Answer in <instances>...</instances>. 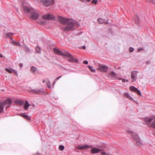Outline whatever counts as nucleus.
Masks as SVG:
<instances>
[{"instance_id":"obj_37","label":"nucleus","mask_w":155,"mask_h":155,"mask_svg":"<svg viewBox=\"0 0 155 155\" xmlns=\"http://www.w3.org/2000/svg\"><path fill=\"white\" fill-rule=\"evenodd\" d=\"M97 2V0H93L91 2L92 3H94L95 4H96Z\"/></svg>"},{"instance_id":"obj_25","label":"nucleus","mask_w":155,"mask_h":155,"mask_svg":"<svg viewBox=\"0 0 155 155\" xmlns=\"http://www.w3.org/2000/svg\"><path fill=\"white\" fill-rule=\"evenodd\" d=\"M35 50L36 53H40L41 52V50L40 48L37 46L35 48Z\"/></svg>"},{"instance_id":"obj_45","label":"nucleus","mask_w":155,"mask_h":155,"mask_svg":"<svg viewBox=\"0 0 155 155\" xmlns=\"http://www.w3.org/2000/svg\"><path fill=\"white\" fill-rule=\"evenodd\" d=\"M82 48L83 49H86V47L85 46H83L82 47Z\"/></svg>"},{"instance_id":"obj_29","label":"nucleus","mask_w":155,"mask_h":155,"mask_svg":"<svg viewBox=\"0 0 155 155\" xmlns=\"http://www.w3.org/2000/svg\"><path fill=\"white\" fill-rule=\"evenodd\" d=\"M5 70L7 71L9 73H11L13 71V69L11 68L9 69L7 68H6Z\"/></svg>"},{"instance_id":"obj_52","label":"nucleus","mask_w":155,"mask_h":155,"mask_svg":"<svg viewBox=\"0 0 155 155\" xmlns=\"http://www.w3.org/2000/svg\"><path fill=\"white\" fill-rule=\"evenodd\" d=\"M87 1V2H89L90 1H91V0H86Z\"/></svg>"},{"instance_id":"obj_8","label":"nucleus","mask_w":155,"mask_h":155,"mask_svg":"<svg viewBox=\"0 0 155 155\" xmlns=\"http://www.w3.org/2000/svg\"><path fill=\"white\" fill-rule=\"evenodd\" d=\"M31 13V18L33 19H37L39 17V14L37 12L34 11L33 9Z\"/></svg>"},{"instance_id":"obj_47","label":"nucleus","mask_w":155,"mask_h":155,"mask_svg":"<svg viewBox=\"0 0 155 155\" xmlns=\"http://www.w3.org/2000/svg\"><path fill=\"white\" fill-rule=\"evenodd\" d=\"M19 66L20 68H22L23 67V64L22 63H20L19 64Z\"/></svg>"},{"instance_id":"obj_17","label":"nucleus","mask_w":155,"mask_h":155,"mask_svg":"<svg viewBox=\"0 0 155 155\" xmlns=\"http://www.w3.org/2000/svg\"><path fill=\"white\" fill-rule=\"evenodd\" d=\"M92 146L90 145H84L82 146H79V148L80 149H84L91 148Z\"/></svg>"},{"instance_id":"obj_9","label":"nucleus","mask_w":155,"mask_h":155,"mask_svg":"<svg viewBox=\"0 0 155 155\" xmlns=\"http://www.w3.org/2000/svg\"><path fill=\"white\" fill-rule=\"evenodd\" d=\"M42 18L45 20H54L55 17L51 14L44 15L42 16Z\"/></svg>"},{"instance_id":"obj_40","label":"nucleus","mask_w":155,"mask_h":155,"mask_svg":"<svg viewBox=\"0 0 155 155\" xmlns=\"http://www.w3.org/2000/svg\"><path fill=\"white\" fill-rule=\"evenodd\" d=\"M122 81L123 82H125L126 81L128 82V80H126L125 79L123 78V79H122Z\"/></svg>"},{"instance_id":"obj_26","label":"nucleus","mask_w":155,"mask_h":155,"mask_svg":"<svg viewBox=\"0 0 155 155\" xmlns=\"http://www.w3.org/2000/svg\"><path fill=\"white\" fill-rule=\"evenodd\" d=\"M137 89V88L134 86H131L130 87V91H134L135 92L136 91V90Z\"/></svg>"},{"instance_id":"obj_5","label":"nucleus","mask_w":155,"mask_h":155,"mask_svg":"<svg viewBox=\"0 0 155 155\" xmlns=\"http://www.w3.org/2000/svg\"><path fill=\"white\" fill-rule=\"evenodd\" d=\"M22 8L24 12L26 13H31L33 9L32 8L25 5H23Z\"/></svg>"},{"instance_id":"obj_46","label":"nucleus","mask_w":155,"mask_h":155,"mask_svg":"<svg viewBox=\"0 0 155 155\" xmlns=\"http://www.w3.org/2000/svg\"><path fill=\"white\" fill-rule=\"evenodd\" d=\"M13 71L14 72V73H15V74H17V71H15V70H14L13 69Z\"/></svg>"},{"instance_id":"obj_7","label":"nucleus","mask_w":155,"mask_h":155,"mask_svg":"<svg viewBox=\"0 0 155 155\" xmlns=\"http://www.w3.org/2000/svg\"><path fill=\"white\" fill-rule=\"evenodd\" d=\"M137 73L138 72L136 71H134L131 72V78L132 82H134L136 81L137 78Z\"/></svg>"},{"instance_id":"obj_20","label":"nucleus","mask_w":155,"mask_h":155,"mask_svg":"<svg viewBox=\"0 0 155 155\" xmlns=\"http://www.w3.org/2000/svg\"><path fill=\"white\" fill-rule=\"evenodd\" d=\"M124 96L128 99L131 100H133V98L130 96V94L128 93H125L124 94Z\"/></svg>"},{"instance_id":"obj_16","label":"nucleus","mask_w":155,"mask_h":155,"mask_svg":"<svg viewBox=\"0 0 155 155\" xmlns=\"http://www.w3.org/2000/svg\"><path fill=\"white\" fill-rule=\"evenodd\" d=\"M22 47L25 51L28 53L31 52V49L26 44H25Z\"/></svg>"},{"instance_id":"obj_38","label":"nucleus","mask_w":155,"mask_h":155,"mask_svg":"<svg viewBox=\"0 0 155 155\" xmlns=\"http://www.w3.org/2000/svg\"><path fill=\"white\" fill-rule=\"evenodd\" d=\"M61 76H59L56 79H55V80H54V81H56H56H57V80H58L59 78H60L61 77Z\"/></svg>"},{"instance_id":"obj_54","label":"nucleus","mask_w":155,"mask_h":155,"mask_svg":"<svg viewBox=\"0 0 155 155\" xmlns=\"http://www.w3.org/2000/svg\"><path fill=\"white\" fill-rule=\"evenodd\" d=\"M136 17L138 19V20H139V18H138V16H137Z\"/></svg>"},{"instance_id":"obj_32","label":"nucleus","mask_w":155,"mask_h":155,"mask_svg":"<svg viewBox=\"0 0 155 155\" xmlns=\"http://www.w3.org/2000/svg\"><path fill=\"white\" fill-rule=\"evenodd\" d=\"M14 35V33L12 32H8L6 33V35L8 37Z\"/></svg>"},{"instance_id":"obj_34","label":"nucleus","mask_w":155,"mask_h":155,"mask_svg":"<svg viewBox=\"0 0 155 155\" xmlns=\"http://www.w3.org/2000/svg\"><path fill=\"white\" fill-rule=\"evenodd\" d=\"M151 126L153 128H154V129H155V120L152 123Z\"/></svg>"},{"instance_id":"obj_21","label":"nucleus","mask_w":155,"mask_h":155,"mask_svg":"<svg viewBox=\"0 0 155 155\" xmlns=\"http://www.w3.org/2000/svg\"><path fill=\"white\" fill-rule=\"evenodd\" d=\"M21 116L25 118L28 120H30L31 119L30 117L27 115H26L25 113H21Z\"/></svg>"},{"instance_id":"obj_36","label":"nucleus","mask_w":155,"mask_h":155,"mask_svg":"<svg viewBox=\"0 0 155 155\" xmlns=\"http://www.w3.org/2000/svg\"><path fill=\"white\" fill-rule=\"evenodd\" d=\"M134 50V49L133 48L130 47L129 48V51L130 52L133 51Z\"/></svg>"},{"instance_id":"obj_33","label":"nucleus","mask_w":155,"mask_h":155,"mask_svg":"<svg viewBox=\"0 0 155 155\" xmlns=\"http://www.w3.org/2000/svg\"><path fill=\"white\" fill-rule=\"evenodd\" d=\"M64 148V146L62 145H60L59 147V149L60 150H63Z\"/></svg>"},{"instance_id":"obj_14","label":"nucleus","mask_w":155,"mask_h":155,"mask_svg":"<svg viewBox=\"0 0 155 155\" xmlns=\"http://www.w3.org/2000/svg\"><path fill=\"white\" fill-rule=\"evenodd\" d=\"M12 100L10 99H7L5 100L3 102H2L3 104V106L4 107L5 105L9 104H12Z\"/></svg>"},{"instance_id":"obj_55","label":"nucleus","mask_w":155,"mask_h":155,"mask_svg":"<svg viewBox=\"0 0 155 155\" xmlns=\"http://www.w3.org/2000/svg\"><path fill=\"white\" fill-rule=\"evenodd\" d=\"M118 79H119L120 80H121V78H118Z\"/></svg>"},{"instance_id":"obj_10","label":"nucleus","mask_w":155,"mask_h":155,"mask_svg":"<svg viewBox=\"0 0 155 155\" xmlns=\"http://www.w3.org/2000/svg\"><path fill=\"white\" fill-rule=\"evenodd\" d=\"M31 92L33 93H36L37 94H40L41 93H43L44 91L43 89H31Z\"/></svg>"},{"instance_id":"obj_31","label":"nucleus","mask_w":155,"mask_h":155,"mask_svg":"<svg viewBox=\"0 0 155 155\" xmlns=\"http://www.w3.org/2000/svg\"><path fill=\"white\" fill-rule=\"evenodd\" d=\"M47 87L48 88L50 89L51 88V84L50 81H48L47 83Z\"/></svg>"},{"instance_id":"obj_19","label":"nucleus","mask_w":155,"mask_h":155,"mask_svg":"<svg viewBox=\"0 0 155 155\" xmlns=\"http://www.w3.org/2000/svg\"><path fill=\"white\" fill-rule=\"evenodd\" d=\"M97 21H98V22L100 24H102V23H107V22H105V20L103 18H98L97 19Z\"/></svg>"},{"instance_id":"obj_2","label":"nucleus","mask_w":155,"mask_h":155,"mask_svg":"<svg viewBox=\"0 0 155 155\" xmlns=\"http://www.w3.org/2000/svg\"><path fill=\"white\" fill-rule=\"evenodd\" d=\"M127 132L128 133L132 134L131 135V137L132 139L135 140L137 144L138 145L140 146L142 145L140 139L138 135L136 133H133L132 131L130 130H128Z\"/></svg>"},{"instance_id":"obj_48","label":"nucleus","mask_w":155,"mask_h":155,"mask_svg":"<svg viewBox=\"0 0 155 155\" xmlns=\"http://www.w3.org/2000/svg\"><path fill=\"white\" fill-rule=\"evenodd\" d=\"M3 55H2V54H0V57L1 58H2L3 57Z\"/></svg>"},{"instance_id":"obj_43","label":"nucleus","mask_w":155,"mask_h":155,"mask_svg":"<svg viewBox=\"0 0 155 155\" xmlns=\"http://www.w3.org/2000/svg\"><path fill=\"white\" fill-rule=\"evenodd\" d=\"M11 39L12 40V41L13 42V44L15 45L16 43V41H15L12 38H11Z\"/></svg>"},{"instance_id":"obj_44","label":"nucleus","mask_w":155,"mask_h":155,"mask_svg":"<svg viewBox=\"0 0 155 155\" xmlns=\"http://www.w3.org/2000/svg\"><path fill=\"white\" fill-rule=\"evenodd\" d=\"M56 83V81H54V82L52 84V86L53 87H54V86Z\"/></svg>"},{"instance_id":"obj_24","label":"nucleus","mask_w":155,"mask_h":155,"mask_svg":"<svg viewBox=\"0 0 155 155\" xmlns=\"http://www.w3.org/2000/svg\"><path fill=\"white\" fill-rule=\"evenodd\" d=\"M15 103L16 104L22 105L24 104V102L23 101L21 100H18L15 101Z\"/></svg>"},{"instance_id":"obj_30","label":"nucleus","mask_w":155,"mask_h":155,"mask_svg":"<svg viewBox=\"0 0 155 155\" xmlns=\"http://www.w3.org/2000/svg\"><path fill=\"white\" fill-rule=\"evenodd\" d=\"M135 92H136L137 94L139 95L140 96H142L140 91L137 88L136 89Z\"/></svg>"},{"instance_id":"obj_27","label":"nucleus","mask_w":155,"mask_h":155,"mask_svg":"<svg viewBox=\"0 0 155 155\" xmlns=\"http://www.w3.org/2000/svg\"><path fill=\"white\" fill-rule=\"evenodd\" d=\"M110 75L113 77H114L116 76V74L114 71H111L110 72Z\"/></svg>"},{"instance_id":"obj_4","label":"nucleus","mask_w":155,"mask_h":155,"mask_svg":"<svg viewBox=\"0 0 155 155\" xmlns=\"http://www.w3.org/2000/svg\"><path fill=\"white\" fill-rule=\"evenodd\" d=\"M58 18L60 22L64 25H67L70 23L71 19L64 18L61 16H58Z\"/></svg>"},{"instance_id":"obj_12","label":"nucleus","mask_w":155,"mask_h":155,"mask_svg":"<svg viewBox=\"0 0 155 155\" xmlns=\"http://www.w3.org/2000/svg\"><path fill=\"white\" fill-rule=\"evenodd\" d=\"M98 69L101 71L106 72L108 70V67L105 66L101 65Z\"/></svg>"},{"instance_id":"obj_1","label":"nucleus","mask_w":155,"mask_h":155,"mask_svg":"<svg viewBox=\"0 0 155 155\" xmlns=\"http://www.w3.org/2000/svg\"><path fill=\"white\" fill-rule=\"evenodd\" d=\"M70 23L64 27H61L62 30L64 31H71L74 30V26L76 25L78 27L80 24L77 21H75L72 19H71L70 21Z\"/></svg>"},{"instance_id":"obj_49","label":"nucleus","mask_w":155,"mask_h":155,"mask_svg":"<svg viewBox=\"0 0 155 155\" xmlns=\"http://www.w3.org/2000/svg\"><path fill=\"white\" fill-rule=\"evenodd\" d=\"M150 62L149 61H147L146 62V63L147 64H149L150 63Z\"/></svg>"},{"instance_id":"obj_18","label":"nucleus","mask_w":155,"mask_h":155,"mask_svg":"<svg viewBox=\"0 0 155 155\" xmlns=\"http://www.w3.org/2000/svg\"><path fill=\"white\" fill-rule=\"evenodd\" d=\"M24 108L26 110H27L28 109V108L30 106V104L28 103V101H25V103H24Z\"/></svg>"},{"instance_id":"obj_35","label":"nucleus","mask_w":155,"mask_h":155,"mask_svg":"<svg viewBox=\"0 0 155 155\" xmlns=\"http://www.w3.org/2000/svg\"><path fill=\"white\" fill-rule=\"evenodd\" d=\"M15 45H16L17 46H18L19 47H21L22 46L21 43L19 42H17L16 43V44Z\"/></svg>"},{"instance_id":"obj_13","label":"nucleus","mask_w":155,"mask_h":155,"mask_svg":"<svg viewBox=\"0 0 155 155\" xmlns=\"http://www.w3.org/2000/svg\"><path fill=\"white\" fill-rule=\"evenodd\" d=\"M153 118H146L144 119V120L146 124L147 125H149L152 121Z\"/></svg>"},{"instance_id":"obj_50","label":"nucleus","mask_w":155,"mask_h":155,"mask_svg":"<svg viewBox=\"0 0 155 155\" xmlns=\"http://www.w3.org/2000/svg\"><path fill=\"white\" fill-rule=\"evenodd\" d=\"M106 155H112L110 153H107Z\"/></svg>"},{"instance_id":"obj_22","label":"nucleus","mask_w":155,"mask_h":155,"mask_svg":"<svg viewBox=\"0 0 155 155\" xmlns=\"http://www.w3.org/2000/svg\"><path fill=\"white\" fill-rule=\"evenodd\" d=\"M37 70V68L33 66H31V71L33 74H35Z\"/></svg>"},{"instance_id":"obj_6","label":"nucleus","mask_w":155,"mask_h":155,"mask_svg":"<svg viewBox=\"0 0 155 155\" xmlns=\"http://www.w3.org/2000/svg\"><path fill=\"white\" fill-rule=\"evenodd\" d=\"M47 7L49 6L53 3L54 0H40Z\"/></svg>"},{"instance_id":"obj_3","label":"nucleus","mask_w":155,"mask_h":155,"mask_svg":"<svg viewBox=\"0 0 155 155\" xmlns=\"http://www.w3.org/2000/svg\"><path fill=\"white\" fill-rule=\"evenodd\" d=\"M65 56L68 57V61L70 62L77 63L78 60L73 56L70 53L67 51H65Z\"/></svg>"},{"instance_id":"obj_28","label":"nucleus","mask_w":155,"mask_h":155,"mask_svg":"<svg viewBox=\"0 0 155 155\" xmlns=\"http://www.w3.org/2000/svg\"><path fill=\"white\" fill-rule=\"evenodd\" d=\"M88 67L91 72H95V70L94 69H93L91 66H88Z\"/></svg>"},{"instance_id":"obj_42","label":"nucleus","mask_w":155,"mask_h":155,"mask_svg":"<svg viewBox=\"0 0 155 155\" xmlns=\"http://www.w3.org/2000/svg\"><path fill=\"white\" fill-rule=\"evenodd\" d=\"M143 49L142 48H139L138 49V51L139 52L143 50Z\"/></svg>"},{"instance_id":"obj_15","label":"nucleus","mask_w":155,"mask_h":155,"mask_svg":"<svg viewBox=\"0 0 155 155\" xmlns=\"http://www.w3.org/2000/svg\"><path fill=\"white\" fill-rule=\"evenodd\" d=\"M102 150L99 149L96 147H94L91 149V152L93 153H97Z\"/></svg>"},{"instance_id":"obj_53","label":"nucleus","mask_w":155,"mask_h":155,"mask_svg":"<svg viewBox=\"0 0 155 155\" xmlns=\"http://www.w3.org/2000/svg\"><path fill=\"white\" fill-rule=\"evenodd\" d=\"M16 10H17V11H18V8H16Z\"/></svg>"},{"instance_id":"obj_23","label":"nucleus","mask_w":155,"mask_h":155,"mask_svg":"<svg viewBox=\"0 0 155 155\" xmlns=\"http://www.w3.org/2000/svg\"><path fill=\"white\" fill-rule=\"evenodd\" d=\"M4 108L2 103L0 102V114L3 112Z\"/></svg>"},{"instance_id":"obj_41","label":"nucleus","mask_w":155,"mask_h":155,"mask_svg":"<svg viewBox=\"0 0 155 155\" xmlns=\"http://www.w3.org/2000/svg\"><path fill=\"white\" fill-rule=\"evenodd\" d=\"M83 63L84 64H88V62L87 60H84L83 61Z\"/></svg>"},{"instance_id":"obj_56","label":"nucleus","mask_w":155,"mask_h":155,"mask_svg":"<svg viewBox=\"0 0 155 155\" xmlns=\"http://www.w3.org/2000/svg\"><path fill=\"white\" fill-rule=\"evenodd\" d=\"M80 1H84V0H80Z\"/></svg>"},{"instance_id":"obj_51","label":"nucleus","mask_w":155,"mask_h":155,"mask_svg":"<svg viewBox=\"0 0 155 155\" xmlns=\"http://www.w3.org/2000/svg\"><path fill=\"white\" fill-rule=\"evenodd\" d=\"M45 80H43V81H42V82H43V83H44V82H45Z\"/></svg>"},{"instance_id":"obj_39","label":"nucleus","mask_w":155,"mask_h":155,"mask_svg":"<svg viewBox=\"0 0 155 155\" xmlns=\"http://www.w3.org/2000/svg\"><path fill=\"white\" fill-rule=\"evenodd\" d=\"M101 154L102 155H106L107 153L105 152H102Z\"/></svg>"},{"instance_id":"obj_11","label":"nucleus","mask_w":155,"mask_h":155,"mask_svg":"<svg viewBox=\"0 0 155 155\" xmlns=\"http://www.w3.org/2000/svg\"><path fill=\"white\" fill-rule=\"evenodd\" d=\"M54 51L55 54L59 55L65 56V51L64 53H63L61 51H60L58 49L55 48H54Z\"/></svg>"}]
</instances>
